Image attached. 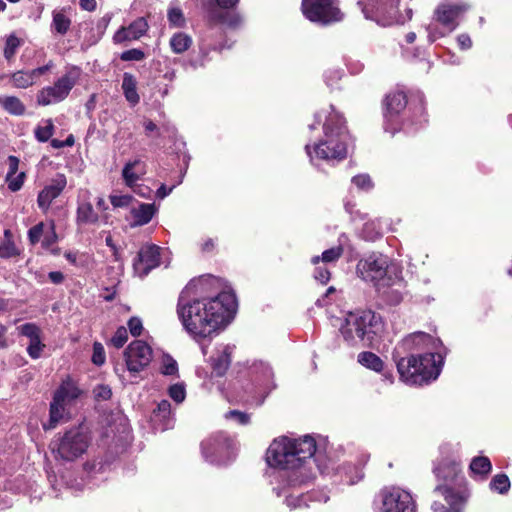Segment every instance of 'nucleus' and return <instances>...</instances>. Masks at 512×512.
<instances>
[{"label": "nucleus", "instance_id": "f257e3e1", "mask_svg": "<svg viewBox=\"0 0 512 512\" xmlns=\"http://www.w3.org/2000/svg\"><path fill=\"white\" fill-rule=\"evenodd\" d=\"M200 281H191L179 295L177 315L184 329L194 338H206L224 328L233 318L237 301L232 292L212 298H198Z\"/></svg>", "mask_w": 512, "mask_h": 512}, {"label": "nucleus", "instance_id": "f03ea898", "mask_svg": "<svg viewBox=\"0 0 512 512\" xmlns=\"http://www.w3.org/2000/svg\"><path fill=\"white\" fill-rule=\"evenodd\" d=\"M435 347V340L425 332H414L399 342L393 351L400 379L408 385H424L435 380L440 374V367L434 353L419 356H405L417 350Z\"/></svg>", "mask_w": 512, "mask_h": 512}, {"label": "nucleus", "instance_id": "7ed1b4c3", "mask_svg": "<svg viewBox=\"0 0 512 512\" xmlns=\"http://www.w3.org/2000/svg\"><path fill=\"white\" fill-rule=\"evenodd\" d=\"M316 452L315 440L310 436L299 439L281 437L275 439L266 452L269 466L290 471L288 483L291 486L305 483L312 477L310 468Z\"/></svg>", "mask_w": 512, "mask_h": 512}, {"label": "nucleus", "instance_id": "20e7f679", "mask_svg": "<svg viewBox=\"0 0 512 512\" xmlns=\"http://www.w3.org/2000/svg\"><path fill=\"white\" fill-rule=\"evenodd\" d=\"M324 117L323 137L314 145L306 144L305 151L310 162L317 160H342L347 156V132L342 115L334 110L333 106L316 113L315 121L319 123Z\"/></svg>", "mask_w": 512, "mask_h": 512}, {"label": "nucleus", "instance_id": "39448f33", "mask_svg": "<svg viewBox=\"0 0 512 512\" xmlns=\"http://www.w3.org/2000/svg\"><path fill=\"white\" fill-rule=\"evenodd\" d=\"M382 331L381 317L371 310L348 313L340 326L343 339L351 346H370Z\"/></svg>", "mask_w": 512, "mask_h": 512}, {"label": "nucleus", "instance_id": "423d86ee", "mask_svg": "<svg viewBox=\"0 0 512 512\" xmlns=\"http://www.w3.org/2000/svg\"><path fill=\"white\" fill-rule=\"evenodd\" d=\"M434 474L439 481L443 484H438L433 490L435 497H443L445 502L449 505L446 508L442 503L435 500L432 503L431 509L433 512H461L464 505L463 496L456 492L452 485L457 483L460 475V465L455 460L445 459L439 462L434 467Z\"/></svg>", "mask_w": 512, "mask_h": 512}, {"label": "nucleus", "instance_id": "0eeeda50", "mask_svg": "<svg viewBox=\"0 0 512 512\" xmlns=\"http://www.w3.org/2000/svg\"><path fill=\"white\" fill-rule=\"evenodd\" d=\"M409 0H359L366 19L376 21L382 26L403 24L412 18Z\"/></svg>", "mask_w": 512, "mask_h": 512}, {"label": "nucleus", "instance_id": "6e6552de", "mask_svg": "<svg viewBox=\"0 0 512 512\" xmlns=\"http://www.w3.org/2000/svg\"><path fill=\"white\" fill-rule=\"evenodd\" d=\"M80 77V68L76 66L68 68L53 85L46 86L37 93V103L41 106H48L62 102L79 82Z\"/></svg>", "mask_w": 512, "mask_h": 512}, {"label": "nucleus", "instance_id": "1a4fd4ad", "mask_svg": "<svg viewBox=\"0 0 512 512\" xmlns=\"http://www.w3.org/2000/svg\"><path fill=\"white\" fill-rule=\"evenodd\" d=\"M388 262V258L383 254L372 253L365 259L359 261L357 270L364 280L374 282L379 291L385 287L393 286L397 283L400 286L401 281L399 279L397 282H390L391 278H386L389 273Z\"/></svg>", "mask_w": 512, "mask_h": 512}, {"label": "nucleus", "instance_id": "9d476101", "mask_svg": "<svg viewBox=\"0 0 512 512\" xmlns=\"http://www.w3.org/2000/svg\"><path fill=\"white\" fill-rule=\"evenodd\" d=\"M303 15L311 22L329 25L343 19L338 0H302Z\"/></svg>", "mask_w": 512, "mask_h": 512}, {"label": "nucleus", "instance_id": "9b49d317", "mask_svg": "<svg viewBox=\"0 0 512 512\" xmlns=\"http://www.w3.org/2000/svg\"><path fill=\"white\" fill-rule=\"evenodd\" d=\"M88 444L87 435L80 428H73L53 444L52 451L62 460L73 461L85 453Z\"/></svg>", "mask_w": 512, "mask_h": 512}, {"label": "nucleus", "instance_id": "f8f14e48", "mask_svg": "<svg viewBox=\"0 0 512 512\" xmlns=\"http://www.w3.org/2000/svg\"><path fill=\"white\" fill-rule=\"evenodd\" d=\"M233 440L223 432H217L201 443L205 459L211 463L223 464L231 458Z\"/></svg>", "mask_w": 512, "mask_h": 512}, {"label": "nucleus", "instance_id": "ddd939ff", "mask_svg": "<svg viewBox=\"0 0 512 512\" xmlns=\"http://www.w3.org/2000/svg\"><path fill=\"white\" fill-rule=\"evenodd\" d=\"M127 370L130 373H139L152 361V348L142 340L131 342L124 352Z\"/></svg>", "mask_w": 512, "mask_h": 512}, {"label": "nucleus", "instance_id": "4468645a", "mask_svg": "<svg viewBox=\"0 0 512 512\" xmlns=\"http://www.w3.org/2000/svg\"><path fill=\"white\" fill-rule=\"evenodd\" d=\"M382 512H415L416 506L409 492L400 488H386L380 493Z\"/></svg>", "mask_w": 512, "mask_h": 512}, {"label": "nucleus", "instance_id": "2eb2a0df", "mask_svg": "<svg viewBox=\"0 0 512 512\" xmlns=\"http://www.w3.org/2000/svg\"><path fill=\"white\" fill-rule=\"evenodd\" d=\"M467 10L466 4L443 2L437 7L434 15L436 21L447 28L448 32H452L458 26L459 16Z\"/></svg>", "mask_w": 512, "mask_h": 512}, {"label": "nucleus", "instance_id": "dca6fc26", "mask_svg": "<svg viewBox=\"0 0 512 512\" xmlns=\"http://www.w3.org/2000/svg\"><path fill=\"white\" fill-rule=\"evenodd\" d=\"M159 264L160 248L157 245L149 244L143 246L138 252L137 260L134 262V269L141 277H144Z\"/></svg>", "mask_w": 512, "mask_h": 512}, {"label": "nucleus", "instance_id": "f3484780", "mask_svg": "<svg viewBox=\"0 0 512 512\" xmlns=\"http://www.w3.org/2000/svg\"><path fill=\"white\" fill-rule=\"evenodd\" d=\"M67 185V180L64 174H57L51 183L45 186L38 194L37 203L38 206L46 211L52 201L57 198Z\"/></svg>", "mask_w": 512, "mask_h": 512}, {"label": "nucleus", "instance_id": "a211bd4d", "mask_svg": "<svg viewBox=\"0 0 512 512\" xmlns=\"http://www.w3.org/2000/svg\"><path fill=\"white\" fill-rule=\"evenodd\" d=\"M148 29V24L143 17L137 18L128 27H121L113 36L115 43L133 41L143 36Z\"/></svg>", "mask_w": 512, "mask_h": 512}, {"label": "nucleus", "instance_id": "6ab92c4d", "mask_svg": "<svg viewBox=\"0 0 512 512\" xmlns=\"http://www.w3.org/2000/svg\"><path fill=\"white\" fill-rule=\"evenodd\" d=\"M146 173V164L140 160L135 159L128 161L122 169V178L124 183L129 188L134 189L136 182Z\"/></svg>", "mask_w": 512, "mask_h": 512}, {"label": "nucleus", "instance_id": "aec40b11", "mask_svg": "<svg viewBox=\"0 0 512 512\" xmlns=\"http://www.w3.org/2000/svg\"><path fill=\"white\" fill-rule=\"evenodd\" d=\"M407 105L406 95L401 91L389 93L385 98V114L387 121H392Z\"/></svg>", "mask_w": 512, "mask_h": 512}, {"label": "nucleus", "instance_id": "412c9836", "mask_svg": "<svg viewBox=\"0 0 512 512\" xmlns=\"http://www.w3.org/2000/svg\"><path fill=\"white\" fill-rule=\"evenodd\" d=\"M81 395V390L77 384L70 378L64 380L60 387L56 390L54 397L57 401L64 402L69 405Z\"/></svg>", "mask_w": 512, "mask_h": 512}, {"label": "nucleus", "instance_id": "4be33fe9", "mask_svg": "<svg viewBox=\"0 0 512 512\" xmlns=\"http://www.w3.org/2000/svg\"><path fill=\"white\" fill-rule=\"evenodd\" d=\"M67 406L64 402L57 401V398L53 397L50 404V420L48 424H44V429H53L58 423L68 419Z\"/></svg>", "mask_w": 512, "mask_h": 512}, {"label": "nucleus", "instance_id": "5701e85b", "mask_svg": "<svg viewBox=\"0 0 512 512\" xmlns=\"http://www.w3.org/2000/svg\"><path fill=\"white\" fill-rule=\"evenodd\" d=\"M157 208L155 204L141 203L137 208L131 209V214L134 220V225L143 226L151 221Z\"/></svg>", "mask_w": 512, "mask_h": 512}, {"label": "nucleus", "instance_id": "b1692460", "mask_svg": "<svg viewBox=\"0 0 512 512\" xmlns=\"http://www.w3.org/2000/svg\"><path fill=\"white\" fill-rule=\"evenodd\" d=\"M232 352V347L229 345H225L222 347V349L219 351V354L216 357L212 358V369L213 373L220 377L225 374L227 371L231 359L230 355Z\"/></svg>", "mask_w": 512, "mask_h": 512}, {"label": "nucleus", "instance_id": "393cba45", "mask_svg": "<svg viewBox=\"0 0 512 512\" xmlns=\"http://www.w3.org/2000/svg\"><path fill=\"white\" fill-rule=\"evenodd\" d=\"M152 420L154 422H161L160 425L161 430H166L172 425V418H171V404L167 400H162L158 405L157 408L153 412Z\"/></svg>", "mask_w": 512, "mask_h": 512}, {"label": "nucleus", "instance_id": "a878e982", "mask_svg": "<svg viewBox=\"0 0 512 512\" xmlns=\"http://www.w3.org/2000/svg\"><path fill=\"white\" fill-rule=\"evenodd\" d=\"M122 90L126 100L135 106L139 103L140 97L137 92V81L130 73H124L122 81Z\"/></svg>", "mask_w": 512, "mask_h": 512}, {"label": "nucleus", "instance_id": "bb28decb", "mask_svg": "<svg viewBox=\"0 0 512 512\" xmlns=\"http://www.w3.org/2000/svg\"><path fill=\"white\" fill-rule=\"evenodd\" d=\"M211 20L227 25L230 28H238L242 25V17L234 12L229 11H213L210 14Z\"/></svg>", "mask_w": 512, "mask_h": 512}, {"label": "nucleus", "instance_id": "cd10ccee", "mask_svg": "<svg viewBox=\"0 0 512 512\" xmlns=\"http://www.w3.org/2000/svg\"><path fill=\"white\" fill-rule=\"evenodd\" d=\"M98 219L99 216L94 211L90 202H81L78 204L76 212V221L78 224H94Z\"/></svg>", "mask_w": 512, "mask_h": 512}, {"label": "nucleus", "instance_id": "c85d7f7f", "mask_svg": "<svg viewBox=\"0 0 512 512\" xmlns=\"http://www.w3.org/2000/svg\"><path fill=\"white\" fill-rule=\"evenodd\" d=\"M358 362L362 366H364L368 369H371L375 372L382 371V369L384 367V362L382 361V359L375 353L369 352V351H364V352L359 353L358 354Z\"/></svg>", "mask_w": 512, "mask_h": 512}, {"label": "nucleus", "instance_id": "c756f323", "mask_svg": "<svg viewBox=\"0 0 512 512\" xmlns=\"http://www.w3.org/2000/svg\"><path fill=\"white\" fill-rule=\"evenodd\" d=\"M0 105L12 115L20 116L25 112L24 104L15 96H0Z\"/></svg>", "mask_w": 512, "mask_h": 512}, {"label": "nucleus", "instance_id": "7c9ffc66", "mask_svg": "<svg viewBox=\"0 0 512 512\" xmlns=\"http://www.w3.org/2000/svg\"><path fill=\"white\" fill-rule=\"evenodd\" d=\"M71 20L64 11H53V19L51 27L58 34L64 35L68 32Z\"/></svg>", "mask_w": 512, "mask_h": 512}, {"label": "nucleus", "instance_id": "2f4dec72", "mask_svg": "<svg viewBox=\"0 0 512 512\" xmlns=\"http://www.w3.org/2000/svg\"><path fill=\"white\" fill-rule=\"evenodd\" d=\"M344 250L341 245L325 250L321 256H314L311 259L312 264L317 265L320 261L323 263H335L343 254Z\"/></svg>", "mask_w": 512, "mask_h": 512}, {"label": "nucleus", "instance_id": "473e14b6", "mask_svg": "<svg viewBox=\"0 0 512 512\" xmlns=\"http://www.w3.org/2000/svg\"><path fill=\"white\" fill-rule=\"evenodd\" d=\"M192 44V39L190 36L183 32H178L172 36L170 39V46L173 52L177 54H181L185 52Z\"/></svg>", "mask_w": 512, "mask_h": 512}, {"label": "nucleus", "instance_id": "72a5a7b5", "mask_svg": "<svg viewBox=\"0 0 512 512\" xmlns=\"http://www.w3.org/2000/svg\"><path fill=\"white\" fill-rule=\"evenodd\" d=\"M492 465L490 460L484 456L473 458L470 463L471 473L480 477H485L491 471Z\"/></svg>", "mask_w": 512, "mask_h": 512}, {"label": "nucleus", "instance_id": "f704fd0d", "mask_svg": "<svg viewBox=\"0 0 512 512\" xmlns=\"http://www.w3.org/2000/svg\"><path fill=\"white\" fill-rule=\"evenodd\" d=\"M17 255H19V250L12 240V233L6 229L4 231V241L0 245V257L11 258Z\"/></svg>", "mask_w": 512, "mask_h": 512}, {"label": "nucleus", "instance_id": "c9c22d12", "mask_svg": "<svg viewBox=\"0 0 512 512\" xmlns=\"http://www.w3.org/2000/svg\"><path fill=\"white\" fill-rule=\"evenodd\" d=\"M11 80L16 88H28L32 86L35 81L31 71H17L11 75Z\"/></svg>", "mask_w": 512, "mask_h": 512}, {"label": "nucleus", "instance_id": "e433bc0d", "mask_svg": "<svg viewBox=\"0 0 512 512\" xmlns=\"http://www.w3.org/2000/svg\"><path fill=\"white\" fill-rule=\"evenodd\" d=\"M489 486L491 490L505 494L510 488V480L505 474H497L492 478Z\"/></svg>", "mask_w": 512, "mask_h": 512}, {"label": "nucleus", "instance_id": "4c0bfd02", "mask_svg": "<svg viewBox=\"0 0 512 512\" xmlns=\"http://www.w3.org/2000/svg\"><path fill=\"white\" fill-rule=\"evenodd\" d=\"M54 132V124L51 119L43 121V125L37 126L35 129V137L40 142H47Z\"/></svg>", "mask_w": 512, "mask_h": 512}, {"label": "nucleus", "instance_id": "58836bf2", "mask_svg": "<svg viewBox=\"0 0 512 512\" xmlns=\"http://www.w3.org/2000/svg\"><path fill=\"white\" fill-rule=\"evenodd\" d=\"M20 46L21 40L15 34H10L6 39L4 57L11 60Z\"/></svg>", "mask_w": 512, "mask_h": 512}, {"label": "nucleus", "instance_id": "ea45409f", "mask_svg": "<svg viewBox=\"0 0 512 512\" xmlns=\"http://www.w3.org/2000/svg\"><path fill=\"white\" fill-rule=\"evenodd\" d=\"M161 373L167 376L178 374V364L170 355H164L161 362Z\"/></svg>", "mask_w": 512, "mask_h": 512}, {"label": "nucleus", "instance_id": "a19ab883", "mask_svg": "<svg viewBox=\"0 0 512 512\" xmlns=\"http://www.w3.org/2000/svg\"><path fill=\"white\" fill-rule=\"evenodd\" d=\"M170 25L174 27H183L185 25V17L179 7L171 6L167 13Z\"/></svg>", "mask_w": 512, "mask_h": 512}, {"label": "nucleus", "instance_id": "79ce46f5", "mask_svg": "<svg viewBox=\"0 0 512 512\" xmlns=\"http://www.w3.org/2000/svg\"><path fill=\"white\" fill-rule=\"evenodd\" d=\"M109 199L114 208H127L134 200L129 194H111Z\"/></svg>", "mask_w": 512, "mask_h": 512}, {"label": "nucleus", "instance_id": "37998d69", "mask_svg": "<svg viewBox=\"0 0 512 512\" xmlns=\"http://www.w3.org/2000/svg\"><path fill=\"white\" fill-rule=\"evenodd\" d=\"M168 394L176 403L183 402L186 397V390L184 384L176 383L171 385L168 389Z\"/></svg>", "mask_w": 512, "mask_h": 512}, {"label": "nucleus", "instance_id": "c03bdc74", "mask_svg": "<svg viewBox=\"0 0 512 512\" xmlns=\"http://www.w3.org/2000/svg\"><path fill=\"white\" fill-rule=\"evenodd\" d=\"M20 334L26 336L29 341L40 338V329L34 323H25L19 328Z\"/></svg>", "mask_w": 512, "mask_h": 512}, {"label": "nucleus", "instance_id": "a18cd8bd", "mask_svg": "<svg viewBox=\"0 0 512 512\" xmlns=\"http://www.w3.org/2000/svg\"><path fill=\"white\" fill-rule=\"evenodd\" d=\"M25 173L21 172L18 175H7L6 176V182L8 184V188L16 192L21 189L23 183H24Z\"/></svg>", "mask_w": 512, "mask_h": 512}, {"label": "nucleus", "instance_id": "49530a36", "mask_svg": "<svg viewBox=\"0 0 512 512\" xmlns=\"http://www.w3.org/2000/svg\"><path fill=\"white\" fill-rule=\"evenodd\" d=\"M93 395L97 401H106L111 398L112 390L108 385L99 384L94 387Z\"/></svg>", "mask_w": 512, "mask_h": 512}, {"label": "nucleus", "instance_id": "de8ad7c7", "mask_svg": "<svg viewBox=\"0 0 512 512\" xmlns=\"http://www.w3.org/2000/svg\"><path fill=\"white\" fill-rule=\"evenodd\" d=\"M44 347L45 345L42 344L41 338H37L36 340L29 341L27 352L31 358L38 359L41 356Z\"/></svg>", "mask_w": 512, "mask_h": 512}, {"label": "nucleus", "instance_id": "09e8293b", "mask_svg": "<svg viewBox=\"0 0 512 512\" xmlns=\"http://www.w3.org/2000/svg\"><path fill=\"white\" fill-rule=\"evenodd\" d=\"M128 339L127 329L123 326L119 327L114 336L111 338V343L116 348H121Z\"/></svg>", "mask_w": 512, "mask_h": 512}, {"label": "nucleus", "instance_id": "8fccbe9b", "mask_svg": "<svg viewBox=\"0 0 512 512\" xmlns=\"http://www.w3.org/2000/svg\"><path fill=\"white\" fill-rule=\"evenodd\" d=\"M352 183L359 189L368 191L373 187L371 178L367 174L357 175L352 178Z\"/></svg>", "mask_w": 512, "mask_h": 512}, {"label": "nucleus", "instance_id": "3c124183", "mask_svg": "<svg viewBox=\"0 0 512 512\" xmlns=\"http://www.w3.org/2000/svg\"><path fill=\"white\" fill-rule=\"evenodd\" d=\"M307 497L308 496H305V495H299V496H288L286 497V504L288 507H290L291 509H294V508H301V507H307L308 504H307Z\"/></svg>", "mask_w": 512, "mask_h": 512}, {"label": "nucleus", "instance_id": "603ef678", "mask_svg": "<svg viewBox=\"0 0 512 512\" xmlns=\"http://www.w3.org/2000/svg\"><path fill=\"white\" fill-rule=\"evenodd\" d=\"M44 224L39 223L31 227L28 231V238L31 244H36L43 235Z\"/></svg>", "mask_w": 512, "mask_h": 512}, {"label": "nucleus", "instance_id": "864d4df0", "mask_svg": "<svg viewBox=\"0 0 512 512\" xmlns=\"http://www.w3.org/2000/svg\"><path fill=\"white\" fill-rule=\"evenodd\" d=\"M144 57V52L139 49H130L121 55V59L124 61H141Z\"/></svg>", "mask_w": 512, "mask_h": 512}, {"label": "nucleus", "instance_id": "5fc2aeb1", "mask_svg": "<svg viewBox=\"0 0 512 512\" xmlns=\"http://www.w3.org/2000/svg\"><path fill=\"white\" fill-rule=\"evenodd\" d=\"M92 362L96 365H102L105 362L104 348L100 343L93 346Z\"/></svg>", "mask_w": 512, "mask_h": 512}, {"label": "nucleus", "instance_id": "6e6d98bb", "mask_svg": "<svg viewBox=\"0 0 512 512\" xmlns=\"http://www.w3.org/2000/svg\"><path fill=\"white\" fill-rule=\"evenodd\" d=\"M226 418H231L236 420L238 423L242 425H246L250 421V416L247 413L237 411V410H231L226 414Z\"/></svg>", "mask_w": 512, "mask_h": 512}, {"label": "nucleus", "instance_id": "4d7b16f0", "mask_svg": "<svg viewBox=\"0 0 512 512\" xmlns=\"http://www.w3.org/2000/svg\"><path fill=\"white\" fill-rule=\"evenodd\" d=\"M128 328L132 336H139L143 330L141 319L138 317H132L128 321Z\"/></svg>", "mask_w": 512, "mask_h": 512}, {"label": "nucleus", "instance_id": "13d9d810", "mask_svg": "<svg viewBox=\"0 0 512 512\" xmlns=\"http://www.w3.org/2000/svg\"><path fill=\"white\" fill-rule=\"evenodd\" d=\"M330 271L325 267L315 269L314 278L321 284H326L330 280Z\"/></svg>", "mask_w": 512, "mask_h": 512}, {"label": "nucleus", "instance_id": "bf43d9fd", "mask_svg": "<svg viewBox=\"0 0 512 512\" xmlns=\"http://www.w3.org/2000/svg\"><path fill=\"white\" fill-rule=\"evenodd\" d=\"M53 67V63L50 61L44 66L38 67L36 69L31 70V74L34 78V81H36L37 78H39L41 75H44L47 73L51 68Z\"/></svg>", "mask_w": 512, "mask_h": 512}, {"label": "nucleus", "instance_id": "052dcab7", "mask_svg": "<svg viewBox=\"0 0 512 512\" xmlns=\"http://www.w3.org/2000/svg\"><path fill=\"white\" fill-rule=\"evenodd\" d=\"M457 42H458L460 48L463 50H467V49L471 48V46H472V41L468 34L459 35L457 37Z\"/></svg>", "mask_w": 512, "mask_h": 512}, {"label": "nucleus", "instance_id": "680f3d73", "mask_svg": "<svg viewBox=\"0 0 512 512\" xmlns=\"http://www.w3.org/2000/svg\"><path fill=\"white\" fill-rule=\"evenodd\" d=\"M9 170L7 175H15L19 167V159L15 156L8 157Z\"/></svg>", "mask_w": 512, "mask_h": 512}, {"label": "nucleus", "instance_id": "e2e57ef3", "mask_svg": "<svg viewBox=\"0 0 512 512\" xmlns=\"http://www.w3.org/2000/svg\"><path fill=\"white\" fill-rule=\"evenodd\" d=\"M50 281L54 284H60L64 281V274L60 271H52L48 274Z\"/></svg>", "mask_w": 512, "mask_h": 512}, {"label": "nucleus", "instance_id": "0e129e2a", "mask_svg": "<svg viewBox=\"0 0 512 512\" xmlns=\"http://www.w3.org/2000/svg\"><path fill=\"white\" fill-rule=\"evenodd\" d=\"M79 5L83 10L91 12L96 9V0H79Z\"/></svg>", "mask_w": 512, "mask_h": 512}, {"label": "nucleus", "instance_id": "69168bd1", "mask_svg": "<svg viewBox=\"0 0 512 512\" xmlns=\"http://www.w3.org/2000/svg\"><path fill=\"white\" fill-rule=\"evenodd\" d=\"M174 187H175V186H172V187H170V188H167V187H166V185L162 184V185L158 188V190H157V192H156V196H157L158 198H160V199H164L166 196H168V195L172 192V190H173V188H174Z\"/></svg>", "mask_w": 512, "mask_h": 512}, {"label": "nucleus", "instance_id": "338daca9", "mask_svg": "<svg viewBox=\"0 0 512 512\" xmlns=\"http://www.w3.org/2000/svg\"><path fill=\"white\" fill-rule=\"evenodd\" d=\"M309 498L313 499L314 501L318 502H327L329 500V497L327 494L322 492H313Z\"/></svg>", "mask_w": 512, "mask_h": 512}, {"label": "nucleus", "instance_id": "774afa93", "mask_svg": "<svg viewBox=\"0 0 512 512\" xmlns=\"http://www.w3.org/2000/svg\"><path fill=\"white\" fill-rule=\"evenodd\" d=\"M217 4L224 9L232 8L234 7L239 0H216Z\"/></svg>", "mask_w": 512, "mask_h": 512}]
</instances>
